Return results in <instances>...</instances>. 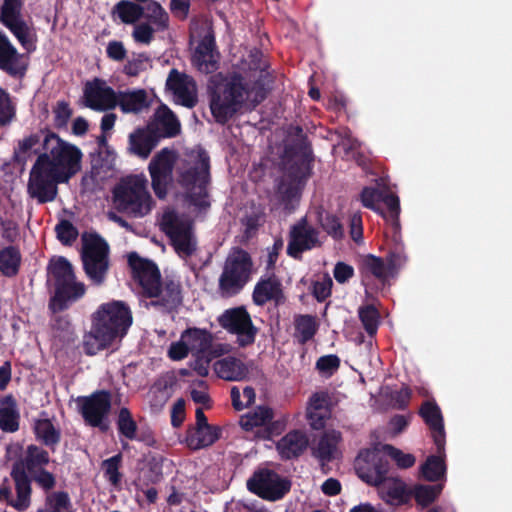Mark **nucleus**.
<instances>
[{"label":"nucleus","instance_id":"f257e3e1","mask_svg":"<svg viewBox=\"0 0 512 512\" xmlns=\"http://www.w3.org/2000/svg\"><path fill=\"white\" fill-rule=\"evenodd\" d=\"M251 57L252 65L246 73L232 72L213 77L208 85L209 107L214 120L221 125L228 123L243 108L253 110L270 93L274 78L262 54Z\"/></svg>","mask_w":512,"mask_h":512},{"label":"nucleus","instance_id":"f03ea898","mask_svg":"<svg viewBox=\"0 0 512 512\" xmlns=\"http://www.w3.org/2000/svg\"><path fill=\"white\" fill-rule=\"evenodd\" d=\"M128 265L132 271V278L141 287L142 296L152 299L151 306L170 313L182 304L180 282L168 277L162 282L160 270L153 261L131 252L128 255Z\"/></svg>","mask_w":512,"mask_h":512},{"label":"nucleus","instance_id":"7ed1b4c3","mask_svg":"<svg viewBox=\"0 0 512 512\" xmlns=\"http://www.w3.org/2000/svg\"><path fill=\"white\" fill-rule=\"evenodd\" d=\"M132 324L129 307L121 301H112L99 306L92 316V327L84 342L87 355H96L120 341Z\"/></svg>","mask_w":512,"mask_h":512},{"label":"nucleus","instance_id":"20e7f679","mask_svg":"<svg viewBox=\"0 0 512 512\" xmlns=\"http://www.w3.org/2000/svg\"><path fill=\"white\" fill-rule=\"evenodd\" d=\"M178 183L186 191L190 204L199 210L210 207L208 185L210 183V157L202 149L185 154L177 167Z\"/></svg>","mask_w":512,"mask_h":512},{"label":"nucleus","instance_id":"39448f33","mask_svg":"<svg viewBox=\"0 0 512 512\" xmlns=\"http://www.w3.org/2000/svg\"><path fill=\"white\" fill-rule=\"evenodd\" d=\"M49 280L54 294L49 299L48 307L53 313L63 312L81 299L86 293L83 282L76 280L72 264L65 257L51 260L47 267Z\"/></svg>","mask_w":512,"mask_h":512},{"label":"nucleus","instance_id":"423d86ee","mask_svg":"<svg viewBox=\"0 0 512 512\" xmlns=\"http://www.w3.org/2000/svg\"><path fill=\"white\" fill-rule=\"evenodd\" d=\"M143 175H129L120 180L112 190L113 203L118 212L141 218L149 214L153 199Z\"/></svg>","mask_w":512,"mask_h":512},{"label":"nucleus","instance_id":"0eeeda50","mask_svg":"<svg viewBox=\"0 0 512 512\" xmlns=\"http://www.w3.org/2000/svg\"><path fill=\"white\" fill-rule=\"evenodd\" d=\"M43 150L39 155L48 157L47 166L63 177L64 181H69L80 171L83 156L81 150L56 133L47 131L43 138Z\"/></svg>","mask_w":512,"mask_h":512},{"label":"nucleus","instance_id":"6e6552de","mask_svg":"<svg viewBox=\"0 0 512 512\" xmlns=\"http://www.w3.org/2000/svg\"><path fill=\"white\" fill-rule=\"evenodd\" d=\"M253 266L252 257L246 250L241 247L232 248L218 280L220 294L231 297L240 293L251 279Z\"/></svg>","mask_w":512,"mask_h":512},{"label":"nucleus","instance_id":"1a4fd4ad","mask_svg":"<svg viewBox=\"0 0 512 512\" xmlns=\"http://www.w3.org/2000/svg\"><path fill=\"white\" fill-rule=\"evenodd\" d=\"M110 248L106 240L97 233L83 234L81 260L83 270L93 285L104 284L109 267Z\"/></svg>","mask_w":512,"mask_h":512},{"label":"nucleus","instance_id":"9d476101","mask_svg":"<svg viewBox=\"0 0 512 512\" xmlns=\"http://www.w3.org/2000/svg\"><path fill=\"white\" fill-rule=\"evenodd\" d=\"M160 227L180 258L187 259L195 254L198 241L192 220L180 217L174 211H169L163 214Z\"/></svg>","mask_w":512,"mask_h":512},{"label":"nucleus","instance_id":"9b49d317","mask_svg":"<svg viewBox=\"0 0 512 512\" xmlns=\"http://www.w3.org/2000/svg\"><path fill=\"white\" fill-rule=\"evenodd\" d=\"M47 162L46 155H39L29 173L27 192L39 204L53 202L58 195V184L67 182L53 172L47 166Z\"/></svg>","mask_w":512,"mask_h":512},{"label":"nucleus","instance_id":"f8f14e48","mask_svg":"<svg viewBox=\"0 0 512 512\" xmlns=\"http://www.w3.org/2000/svg\"><path fill=\"white\" fill-rule=\"evenodd\" d=\"M49 463V452L41 446L30 444L25 449L23 459L16 461L12 466L20 470L22 468L44 492H48L56 485L55 475L45 468Z\"/></svg>","mask_w":512,"mask_h":512},{"label":"nucleus","instance_id":"ddd939ff","mask_svg":"<svg viewBox=\"0 0 512 512\" xmlns=\"http://www.w3.org/2000/svg\"><path fill=\"white\" fill-rule=\"evenodd\" d=\"M247 489L268 501H278L291 489V481L269 468H259L247 480Z\"/></svg>","mask_w":512,"mask_h":512},{"label":"nucleus","instance_id":"4468645a","mask_svg":"<svg viewBox=\"0 0 512 512\" xmlns=\"http://www.w3.org/2000/svg\"><path fill=\"white\" fill-rule=\"evenodd\" d=\"M176 160V152L166 147L158 151L148 164L151 186L156 197L160 200L167 197L168 190L173 183V170Z\"/></svg>","mask_w":512,"mask_h":512},{"label":"nucleus","instance_id":"2eb2a0df","mask_svg":"<svg viewBox=\"0 0 512 512\" xmlns=\"http://www.w3.org/2000/svg\"><path fill=\"white\" fill-rule=\"evenodd\" d=\"M112 395L108 390H96L89 396H80L76 399L78 410L84 422L106 431L108 426L105 420L111 410Z\"/></svg>","mask_w":512,"mask_h":512},{"label":"nucleus","instance_id":"dca6fc26","mask_svg":"<svg viewBox=\"0 0 512 512\" xmlns=\"http://www.w3.org/2000/svg\"><path fill=\"white\" fill-rule=\"evenodd\" d=\"M10 476L14 482L16 497L13 496L9 479L4 478L0 485V501L5 502L19 512H24L31 505L32 482L34 480L25 471L13 466Z\"/></svg>","mask_w":512,"mask_h":512},{"label":"nucleus","instance_id":"f3484780","mask_svg":"<svg viewBox=\"0 0 512 512\" xmlns=\"http://www.w3.org/2000/svg\"><path fill=\"white\" fill-rule=\"evenodd\" d=\"M354 467L364 482L379 486L387 479L390 463L384 453L375 449H362L354 461Z\"/></svg>","mask_w":512,"mask_h":512},{"label":"nucleus","instance_id":"a211bd4d","mask_svg":"<svg viewBox=\"0 0 512 512\" xmlns=\"http://www.w3.org/2000/svg\"><path fill=\"white\" fill-rule=\"evenodd\" d=\"M218 322L229 333L237 335V343L240 347H247L255 342L258 329L254 326L245 307L225 310L218 318Z\"/></svg>","mask_w":512,"mask_h":512},{"label":"nucleus","instance_id":"6ab92c4d","mask_svg":"<svg viewBox=\"0 0 512 512\" xmlns=\"http://www.w3.org/2000/svg\"><path fill=\"white\" fill-rule=\"evenodd\" d=\"M319 235V230L308 223L307 217L300 218L290 227L287 255L295 260H301L304 252L322 246Z\"/></svg>","mask_w":512,"mask_h":512},{"label":"nucleus","instance_id":"aec40b11","mask_svg":"<svg viewBox=\"0 0 512 512\" xmlns=\"http://www.w3.org/2000/svg\"><path fill=\"white\" fill-rule=\"evenodd\" d=\"M117 92L101 78L87 81L83 89V101L87 108L104 112L117 107Z\"/></svg>","mask_w":512,"mask_h":512},{"label":"nucleus","instance_id":"412c9836","mask_svg":"<svg viewBox=\"0 0 512 512\" xmlns=\"http://www.w3.org/2000/svg\"><path fill=\"white\" fill-rule=\"evenodd\" d=\"M220 53L217 50L213 29H208L199 41L192 61L197 69L205 74H212L219 69Z\"/></svg>","mask_w":512,"mask_h":512},{"label":"nucleus","instance_id":"4be33fe9","mask_svg":"<svg viewBox=\"0 0 512 512\" xmlns=\"http://www.w3.org/2000/svg\"><path fill=\"white\" fill-rule=\"evenodd\" d=\"M285 299L282 282L273 271L261 276L252 292V300L257 306H264L268 302L280 305Z\"/></svg>","mask_w":512,"mask_h":512},{"label":"nucleus","instance_id":"5701e85b","mask_svg":"<svg viewBox=\"0 0 512 512\" xmlns=\"http://www.w3.org/2000/svg\"><path fill=\"white\" fill-rule=\"evenodd\" d=\"M418 413L429 428L437 451L439 453L444 452L446 433L444 418L439 405L435 400H426L421 404Z\"/></svg>","mask_w":512,"mask_h":512},{"label":"nucleus","instance_id":"b1692460","mask_svg":"<svg viewBox=\"0 0 512 512\" xmlns=\"http://www.w3.org/2000/svg\"><path fill=\"white\" fill-rule=\"evenodd\" d=\"M166 86L183 106L193 108L197 104V94L194 89H191V87L194 88L195 83L192 77L187 74L172 69L166 80Z\"/></svg>","mask_w":512,"mask_h":512},{"label":"nucleus","instance_id":"393cba45","mask_svg":"<svg viewBox=\"0 0 512 512\" xmlns=\"http://www.w3.org/2000/svg\"><path fill=\"white\" fill-rule=\"evenodd\" d=\"M160 135L154 125L148 124L144 128H137L129 135V151L141 158H147L158 145Z\"/></svg>","mask_w":512,"mask_h":512},{"label":"nucleus","instance_id":"a878e982","mask_svg":"<svg viewBox=\"0 0 512 512\" xmlns=\"http://www.w3.org/2000/svg\"><path fill=\"white\" fill-rule=\"evenodd\" d=\"M20 59L17 49L0 30V69L11 77L22 78L26 74L27 65L21 63Z\"/></svg>","mask_w":512,"mask_h":512},{"label":"nucleus","instance_id":"bb28decb","mask_svg":"<svg viewBox=\"0 0 512 512\" xmlns=\"http://www.w3.org/2000/svg\"><path fill=\"white\" fill-rule=\"evenodd\" d=\"M309 445L307 435L300 430H292L283 436L276 444V449L283 460L300 457Z\"/></svg>","mask_w":512,"mask_h":512},{"label":"nucleus","instance_id":"cd10ccee","mask_svg":"<svg viewBox=\"0 0 512 512\" xmlns=\"http://www.w3.org/2000/svg\"><path fill=\"white\" fill-rule=\"evenodd\" d=\"M116 102L120 110L126 114H138L150 106L148 94L144 89L118 91Z\"/></svg>","mask_w":512,"mask_h":512},{"label":"nucleus","instance_id":"c85d7f7f","mask_svg":"<svg viewBox=\"0 0 512 512\" xmlns=\"http://www.w3.org/2000/svg\"><path fill=\"white\" fill-rule=\"evenodd\" d=\"M221 429L215 425L194 427L186 433L185 442L191 450H200L212 446L220 437Z\"/></svg>","mask_w":512,"mask_h":512},{"label":"nucleus","instance_id":"c756f323","mask_svg":"<svg viewBox=\"0 0 512 512\" xmlns=\"http://www.w3.org/2000/svg\"><path fill=\"white\" fill-rule=\"evenodd\" d=\"M20 426V412L12 394L0 399V429L5 433H15Z\"/></svg>","mask_w":512,"mask_h":512},{"label":"nucleus","instance_id":"7c9ffc66","mask_svg":"<svg viewBox=\"0 0 512 512\" xmlns=\"http://www.w3.org/2000/svg\"><path fill=\"white\" fill-rule=\"evenodd\" d=\"M157 129L160 139L172 138L180 133L181 125L173 111L161 104L155 112V121L151 123Z\"/></svg>","mask_w":512,"mask_h":512},{"label":"nucleus","instance_id":"2f4dec72","mask_svg":"<svg viewBox=\"0 0 512 512\" xmlns=\"http://www.w3.org/2000/svg\"><path fill=\"white\" fill-rule=\"evenodd\" d=\"M342 441V434L337 430H328L320 437L314 456L319 459L322 466L337 458L338 444Z\"/></svg>","mask_w":512,"mask_h":512},{"label":"nucleus","instance_id":"473e14b6","mask_svg":"<svg viewBox=\"0 0 512 512\" xmlns=\"http://www.w3.org/2000/svg\"><path fill=\"white\" fill-rule=\"evenodd\" d=\"M181 339L187 342L191 352L204 355L210 351L214 337L207 329L189 327L182 332Z\"/></svg>","mask_w":512,"mask_h":512},{"label":"nucleus","instance_id":"72a5a7b5","mask_svg":"<svg viewBox=\"0 0 512 512\" xmlns=\"http://www.w3.org/2000/svg\"><path fill=\"white\" fill-rule=\"evenodd\" d=\"M285 155L292 157H310L313 156L310 143L304 134L301 126H293L289 130V138L284 148Z\"/></svg>","mask_w":512,"mask_h":512},{"label":"nucleus","instance_id":"f704fd0d","mask_svg":"<svg viewBox=\"0 0 512 512\" xmlns=\"http://www.w3.org/2000/svg\"><path fill=\"white\" fill-rule=\"evenodd\" d=\"M35 438L52 452L61 441V431L56 428L53 422L48 418L36 419L33 424Z\"/></svg>","mask_w":512,"mask_h":512},{"label":"nucleus","instance_id":"c9c22d12","mask_svg":"<svg viewBox=\"0 0 512 512\" xmlns=\"http://www.w3.org/2000/svg\"><path fill=\"white\" fill-rule=\"evenodd\" d=\"M214 369L220 378L228 381L242 380L248 373L245 364L235 357H226L217 361Z\"/></svg>","mask_w":512,"mask_h":512},{"label":"nucleus","instance_id":"e433bc0d","mask_svg":"<svg viewBox=\"0 0 512 512\" xmlns=\"http://www.w3.org/2000/svg\"><path fill=\"white\" fill-rule=\"evenodd\" d=\"M361 274L364 285H367V279L370 276L375 277L381 283H385L388 279L389 270L381 257L369 254L361 262Z\"/></svg>","mask_w":512,"mask_h":512},{"label":"nucleus","instance_id":"4c0bfd02","mask_svg":"<svg viewBox=\"0 0 512 512\" xmlns=\"http://www.w3.org/2000/svg\"><path fill=\"white\" fill-rule=\"evenodd\" d=\"M383 203L380 209L376 211L387 224L391 226L394 234L400 232V200L399 197L393 193L386 194L383 198Z\"/></svg>","mask_w":512,"mask_h":512},{"label":"nucleus","instance_id":"58836bf2","mask_svg":"<svg viewBox=\"0 0 512 512\" xmlns=\"http://www.w3.org/2000/svg\"><path fill=\"white\" fill-rule=\"evenodd\" d=\"M22 256L17 246L10 245L0 249V273L8 278L18 275Z\"/></svg>","mask_w":512,"mask_h":512},{"label":"nucleus","instance_id":"ea45409f","mask_svg":"<svg viewBox=\"0 0 512 512\" xmlns=\"http://www.w3.org/2000/svg\"><path fill=\"white\" fill-rule=\"evenodd\" d=\"M288 164L287 177L297 185H303L312 174L314 157H292Z\"/></svg>","mask_w":512,"mask_h":512},{"label":"nucleus","instance_id":"a19ab883","mask_svg":"<svg viewBox=\"0 0 512 512\" xmlns=\"http://www.w3.org/2000/svg\"><path fill=\"white\" fill-rule=\"evenodd\" d=\"M143 7L145 8V12L142 18L147 20L146 23L154 26L157 32L168 30L170 22L169 14L159 2L150 0Z\"/></svg>","mask_w":512,"mask_h":512},{"label":"nucleus","instance_id":"79ce46f5","mask_svg":"<svg viewBox=\"0 0 512 512\" xmlns=\"http://www.w3.org/2000/svg\"><path fill=\"white\" fill-rule=\"evenodd\" d=\"M273 409L268 406H257L254 410L242 415L239 421L245 431H252L255 427L265 426L273 419Z\"/></svg>","mask_w":512,"mask_h":512},{"label":"nucleus","instance_id":"37998d69","mask_svg":"<svg viewBox=\"0 0 512 512\" xmlns=\"http://www.w3.org/2000/svg\"><path fill=\"white\" fill-rule=\"evenodd\" d=\"M46 493L44 507L37 512H75L68 492L51 490Z\"/></svg>","mask_w":512,"mask_h":512},{"label":"nucleus","instance_id":"c03bdc74","mask_svg":"<svg viewBox=\"0 0 512 512\" xmlns=\"http://www.w3.org/2000/svg\"><path fill=\"white\" fill-rule=\"evenodd\" d=\"M113 14L124 24H134L139 21L145 12V8L136 2L121 0L113 7Z\"/></svg>","mask_w":512,"mask_h":512},{"label":"nucleus","instance_id":"a18cd8bd","mask_svg":"<svg viewBox=\"0 0 512 512\" xmlns=\"http://www.w3.org/2000/svg\"><path fill=\"white\" fill-rule=\"evenodd\" d=\"M295 334L300 344H306L316 335L319 324L316 316L305 314L298 315L294 322Z\"/></svg>","mask_w":512,"mask_h":512},{"label":"nucleus","instance_id":"49530a36","mask_svg":"<svg viewBox=\"0 0 512 512\" xmlns=\"http://www.w3.org/2000/svg\"><path fill=\"white\" fill-rule=\"evenodd\" d=\"M2 24L12 32L23 48L27 51L35 49V44L32 40V31L22 17L3 22Z\"/></svg>","mask_w":512,"mask_h":512},{"label":"nucleus","instance_id":"de8ad7c7","mask_svg":"<svg viewBox=\"0 0 512 512\" xmlns=\"http://www.w3.org/2000/svg\"><path fill=\"white\" fill-rule=\"evenodd\" d=\"M438 455H430L427 457L425 463L421 466V473L423 477L431 482H436L440 480L445 472L446 466L444 462L445 451L439 453Z\"/></svg>","mask_w":512,"mask_h":512},{"label":"nucleus","instance_id":"09e8293b","mask_svg":"<svg viewBox=\"0 0 512 512\" xmlns=\"http://www.w3.org/2000/svg\"><path fill=\"white\" fill-rule=\"evenodd\" d=\"M442 485H425L417 484L411 491V495L414 496L416 503L422 508H426L431 505L441 494Z\"/></svg>","mask_w":512,"mask_h":512},{"label":"nucleus","instance_id":"8fccbe9b","mask_svg":"<svg viewBox=\"0 0 512 512\" xmlns=\"http://www.w3.org/2000/svg\"><path fill=\"white\" fill-rule=\"evenodd\" d=\"M116 425L120 436H123L128 440L136 439L138 429L137 423L128 408H120L116 420Z\"/></svg>","mask_w":512,"mask_h":512},{"label":"nucleus","instance_id":"3c124183","mask_svg":"<svg viewBox=\"0 0 512 512\" xmlns=\"http://www.w3.org/2000/svg\"><path fill=\"white\" fill-rule=\"evenodd\" d=\"M46 133L47 132H44V131H41L39 133H33V134H30L29 136L25 137L24 139L20 140L18 142V147L14 151L15 161H17V162L24 161L25 155L32 150L35 154L39 155L41 153L40 149L39 148L36 149L35 146H37L41 142L43 143V138Z\"/></svg>","mask_w":512,"mask_h":512},{"label":"nucleus","instance_id":"603ef678","mask_svg":"<svg viewBox=\"0 0 512 512\" xmlns=\"http://www.w3.org/2000/svg\"><path fill=\"white\" fill-rule=\"evenodd\" d=\"M358 316L367 334L369 336L375 335L380 322V314L377 308L372 304L361 306L358 309Z\"/></svg>","mask_w":512,"mask_h":512},{"label":"nucleus","instance_id":"864d4df0","mask_svg":"<svg viewBox=\"0 0 512 512\" xmlns=\"http://www.w3.org/2000/svg\"><path fill=\"white\" fill-rule=\"evenodd\" d=\"M16 118V105L10 94L0 87V127H6Z\"/></svg>","mask_w":512,"mask_h":512},{"label":"nucleus","instance_id":"5fc2aeb1","mask_svg":"<svg viewBox=\"0 0 512 512\" xmlns=\"http://www.w3.org/2000/svg\"><path fill=\"white\" fill-rule=\"evenodd\" d=\"M385 496L386 502L390 505L401 506L410 502L411 491L406 489V486L403 482H398L392 486L387 487Z\"/></svg>","mask_w":512,"mask_h":512},{"label":"nucleus","instance_id":"6e6d98bb","mask_svg":"<svg viewBox=\"0 0 512 512\" xmlns=\"http://www.w3.org/2000/svg\"><path fill=\"white\" fill-rule=\"evenodd\" d=\"M122 458V454L117 453L102 462L105 478L115 487L120 484L122 478V474L119 471Z\"/></svg>","mask_w":512,"mask_h":512},{"label":"nucleus","instance_id":"4d7b16f0","mask_svg":"<svg viewBox=\"0 0 512 512\" xmlns=\"http://www.w3.org/2000/svg\"><path fill=\"white\" fill-rule=\"evenodd\" d=\"M382 452L386 457L391 458L395 461L396 465L401 469H408L415 464V457L410 453H404L400 449L390 444H384L382 446Z\"/></svg>","mask_w":512,"mask_h":512},{"label":"nucleus","instance_id":"13d9d810","mask_svg":"<svg viewBox=\"0 0 512 512\" xmlns=\"http://www.w3.org/2000/svg\"><path fill=\"white\" fill-rule=\"evenodd\" d=\"M319 224L322 229L334 239H341L344 235L343 226L335 215L326 213L319 214Z\"/></svg>","mask_w":512,"mask_h":512},{"label":"nucleus","instance_id":"bf43d9fd","mask_svg":"<svg viewBox=\"0 0 512 512\" xmlns=\"http://www.w3.org/2000/svg\"><path fill=\"white\" fill-rule=\"evenodd\" d=\"M57 239L63 245H71L78 237L77 228L67 219L60 220L55 226Z\"/></svg>","mask_w":512,"mask_h":512},{"label":"nucleus","instance_id":"052dcab7","mask_svg":"<svg viewBox=\"0 0 512 512\" xmlns=\"http://www.w3.org/2000/svg\"><path fill=\"white\" fill-rule=\"evenodd\" d=\"M385 195L374 187H364L360 194V199L364 207L369 208L373 211H377L380 209V206L383 203V198Z\"/></svg>","mask_w":512,"mask_h":512},{"label":"nucleus","instance_id":"680f3d73","mask_svg":"<svg viewBox=\"0 0 512 512\" xmlns=\"http://www.w3.org/2000/svg\"><path fill=\"white\" fill-rule=\"evenodd\" d=\"M21 0H4L1 7V23L21 17Z\"/></svg>","mask_w":512,"mask_h":512},{"label":"nucleus","instance_id":"e2e57ef3","mask_svg":"<svg viewBox=\"0 0 512 512\" xmlns=\"http://www.w3.org/2000/svg\"><path fill=\"white\" fill-rule=\"evenodd\" d=\"M155 32L157 31L154 26L149 23L142 22L134 27L132 36L138 43L150 44L154 38Z\"/></svg>","mask_w":512,"mask_h":512},{"label":"nucleus","instance_id":"0e129e2a","mask_svg":"<svg viewBox=\"0 0 512 512\" xmlns=\"http://www.w3.org/2000/svg\"><path fill=\"white\" fill-rule=\"evenodd\" d=\"M332 286V279L329 276H326L323 281L313 282L312 295L318 302H324L328 297H330Z\"/></svg>","mask_w":512,"mask_h":512},{"label":"nucleus","instance_id":"69168bd1","mask_svg":"<svg viewBox=\"0 0 512 512\" xmlns=\"http://www.w3.org/2000/svg\"><path fill=\"white\" fill-rule=\"evenodd\" d=\"M54 123L58 128L65 127L72 116V109L66 101H58L54 108Z\"/></svg>","mask_w":512,"mask_h":512},{"label":"nucleus","instance_id":"338daca9","mask_svg":"<svg viewBox=\"0 0 512 512\" xmlns=\"http://www.w3.org/2000/svg\"><path fill=\"white\" fill-rule=\"evenodd\" d=\"M339 367L340 358L334 354L321 356L316 362V369L328 375H332Z\"/></svg>","mask_w":512,"mask_h":512},{"label":"nucleus","instance_id":"774afa93","mask_svg":"<svg viewBox=\"0 0 512 512\" xmlns=\"http://www.w3.org/2000/svg\"><path fill=\"white\" fill-rule=\"evenodd\" d=\"M284 247V241L282 237H277L274 239V243L272 247L267 248V259H266V271H274L276 262L278 260L279 254Z\"/></svg>","mask_w":512,"mask_h":512}]
</instances>
